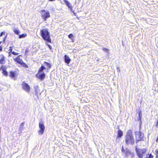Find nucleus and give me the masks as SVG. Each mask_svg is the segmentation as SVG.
I'll list each match as a JSON object with an SVG mask.
<instances>
[{
  "label": "nucleus",
  "instance_id": "27",
  "mask_svg": "<svg viewBox=\"0 0 158 158\" xmlns=\"http://www.w3.org/2000/svg\"><path fill=\"white\" fill-rule=\"evenodd\" d=\"M70 10H71V12H73V13L74 15L75 16L76 15V13H75L74 12V11L72 9V7L71 6H70Z\"/></svg>",
  "mask_w": 158,
  "mask_h": 158
},
{
  "label": "nucleus",
  "instance_id": "31",
  "mask_svg": "<svg viewBox=\"0 0 158 158\" xmlns=\"http://www.w3.org/2000/svg\"><path fill=\"white\" fill-rule=\"evenodd\" d=\"M4 35L5 34V32H2L0 34V37H1L2 36V35Z\"/></svg>",
  "mask_w": 158,
  "mask_h": 158
},
{
  "label": "nucleus",
  "instance_id": "21",
  "mask_svg": "<svg viewBox=\"0 0 158 158\" xmlns=\"http://www.w3.org/2000/svg\"><path fill=\"white\" fill-rule=\"evenodd\" d=\"M13 31L15 34L17 35H18L20 33V31L18 29H14Z\"/></svg>",
  "mask_w": 158,
  "mask_h": 158
},
{
  "label": "nucleus",
  "instance_id": "22",
  "mask_svg": "<svg viewBox=\"0 0 158 158\" xmlns=\"http://www.w3.org/2000/svg\"><path fill=\"white\" fill-rule=\"evenodd\" d=\"M27 36L26 34H23L19 35V38H21L26 37Z\"/></svg>",
  "mask_w": 158,
  "mask_h": 158
},
{
  "label": "nucleus",
  "instance_id": "1",
  "mask_svg": "<svg viewBox=\"0 0 158 158\" xmlns=\"http://www.w3.org/2000/svg\"><path fill=\"white\" fill-rule=\"evenodd\" d=\"M125 142L126 145H133L135 143V139L131 130H128L125 137Z\"/></svg>",
  "mask_w": 158,
  "mask_h": 158
},
{
  "label": "nucleus",
  "instance_id": "12",
  "mask_svg": "<svg viewBox=\"0 0 158 158\" xmlns=\"http://www.w3.org/2000/svg\"><path fill=\"white\" fill-rule=\"evenodd\" d=\"M9 48H10L8 50V51H9L8 53H9V56H11V54H13V55H17L19 54V53L17 52H15L14 51H13V52L12 51L13 49H12V46H10Z\"/></svg>",
  "mask_w": 158,
  "mask_h": 158
},
{
  "label": "nucleus",
  "instance_id": "33",
  "mask_svg": "<svg viewBox=\"0 0 158 158\" xmlns=\"http://www.w3.org/2000/svg\"><path fill=\"white\" fill-rule=\"evenodd\" d=\"M156 142L157 143H158V136L157 137V138L156 140Z\"/></svg>",
  "mask_w": 158,
  "mask_h": 158
},
{
  "label": "nucleus",
  "instance_id": "14",
  "mask_svg": "<svg viewBox=\"0 0 158 158\" xmlns=\"http://www.w3.org/2000/svg\"><path fill=\"white\" fill-rule=\"evenodd\" d=\"M123 135V132L121 130H119L118 131L117 138H121Z\"/></svg>",
  "mask_w": 158,
  "mask_h": 158
},
{
  "label": "nucleus",
  "instance_id": "3",
  "mask_svg": "<svg viewBox=\"0 0 158 158\" xmlns=\"http://www.w3.org/2000/svg\"><path fill=\"white\" fill-rule=\"evenodd\" d=\"M41 16L44 21H46L47 19L50 17V15L48 11L43 10L40 11Z\"/></svg>",
  "mask_w": 158,
  "mask_h": 158
},
{
  "label": "nucleus",
  "instance_id": "11",
  "mask_svg": "<svg viewBox=\"0 0 158 158\" xmlns=\"http://www.w3.org/2000/svg\"><path fill=\"white\" fill-rule=\"evenodd\" d=\"M5 57L3 54L0 55V64H4L6 63Z\"/></svg>",
  "mask_w": 158,
  "mask_h": 158
},
{
  "label": "nucleus",
  "instance_id": "5",
  "mask_svg": "<svg viewBox=\"0 0 158 158\" xmlns=\"http://www.w3.org/2000/svg\"><path fill=\"white\" fill-rule=\"evenodd\" d=\"M135 151L139 158H143V154L146 151V149L145 148L138 149L137 147H136Z\"/></svg>",
  "mask_w": 158,
  "mask_h": 158
},
{
  "label": "nucleus",
  "instance_id": "38",
  "mask_svg": "<svg viewBox=\"0 0 158 158\" xmlns=\"http://www.w3.org/2000/svg\"><path fill=\"white\" fill-rule=\"evenodd\" d=\"M69 60H70H70H70V59H69Z\"/></svg>",
  "mask_w": 158,
  "mask_h": 158
},
{
  "label": "nucleus",
  "instance_id": "20",
  "mask_svg": "<svg viewBox=\"0 0 158 158\" xmlns=\"http://www.w3.org/2000/svg\"><path fill=\"white\" fill-rule=\"evenodd\" d=\"M154 156L151 153H148L147 155V157L145 158H153Z\"/></svg>",
  "mask_w": 158,
  "mask_h": 158
},
{
  "label": "nucleus",
  "instance_id": "32",
  "mask_svg": "<svg viewBox=\"0 0 158 158\" xmlns=\"http://www.w3.org/2000/svg\"><path fill=\"white\" fill-rule=\"evenodd\" d=\"M2 46H0V51H2Z\"/></svg>",
  "mask_w": 158,
  "mask_h": 158
},
{
  "label": "nucleus",
  "instance_id": "13",
  "mask_svg": "<svg viewBox=\"0 0 158 158\" xmlns=\"http://www.w3.org/2000/svg\"><path fill=\"white\" fill-rule=\"evenodd\" d=\"M16 73L13 71H10V72L9 76L11 78H15V77Z\"/></svg>",
  "mask_w": 158,
  "mask_h": 158
},
{
  "label": "nucleus",
  "instance_id": "16",
  "mask_svg": "<svg viewBox=\"0 0 158 158\" xmlns=\"http://www.w3.org/2000/svg\"><path fill=\"white\" fill-rule=\"evenodd\" d=\"M44 64L46 65L48 69H49L51 68L52 65L49 63H48L46 61H44Z\"/></svg>",
  "mask_w": 158,
  "mask_h": 158
},
{
  "label": "nucleus",
  "instance_id": "37",
  "mask_svg": "<svg viewBox=\"0 0 158 158\" xmlns=\"http://www.w3.org/2000/svg\"><path fill=\"white\" fill-rule=\"evenodd\" d=\"M28 50H26V52H28Z\"/></svg>",
  "mask_w": 158,
  "mask_h": 158
},
{
  "label": "nucleus",
  "instance_id": "23",
  "mask_svg": "<svg viewBox=\"0 0 158 158\" xmlns=\"http://www.w3.org/2000/svg\"><path fill=\"white\" fill-rule=\"evenodd\" d=\"M102 49L103 51L106 52L107 53H109V50L108 49L105 48H102Z\"/></svg>",
  "mask_w": 158,
  "mask_h": 158
},
{
  "label": "nucleus",
  "instance_id": "29",
  "mask_svg": "<svg viewBox=\"0 0 158 158\" xmlns=\"http://www.w3.org/2000/svg\"><path fill=\"white\" fill-rule=\"evenodd\" d=\"M155 152L156 154V158H157L158 157V149H156Z\"/></svg>",
  "mask_w": 158,
  "mask_h": 158
},
{
  "label": "nucleus",
  "instance_id": "17",
  "mask_svg": "<svg viewBox=\"0 0 158 158\" xmlns=\"http://www.w3.org/2000/svg\"><path fill=\"white\" fill-rule=\"evenodd\" d=\"M46 68L43 66L42 65L40 67L39 69L38 73H42L44 69H45Z\"/></svg>",
  "mask_w": 158,
  "mask_h": 158
},
{
  "label": "nucleus",
  "instance_id": "2",
  "mask_svg": "<svg viewBox=\"0 0 158 158\" xmlns=\"http://www.w3.org/2000/svg\"><path fill=\"white\" fill-rule=\"evenodd\" d=\"M40 35L43 39L46 42L52 43L50 33L47 28L42 29L40 31Z\"/></svg>",
  "mask_w": 158,
  "mask_h": 158
},
{
  "label": "nucleus",
  "instance_id": "26",
  "mask_svg": "<svg viewBox=\"0 0 158 158\" xmlns=\"http://www.w3.org/2000/svg\"><path fill=\"white\" fill-rule=\"evenodd\" d=\"M64 1L65 3V4L68 6L69 7V2L66 0H64Z\"/></svg>",
  "mask_w": 158,
  "mask_h": 158
},
{
  "label": "nucleus",
  "instance_id": "30",
  "mask_svg": "<svg viewBox=\"0 0 158 158\" xmlns=\"http://www.w3.org/2000/svg\"><path fill=\"white\" fill-rule=\"evenodd\" d=\"M122 152L124 153L125 152V149H124L123 147H122Z\"/></svg>",
  "mask_w": 158,
  "mask_h": 158
},
{
  "label": "nucleus",
  "instance_id": "24",
  "mask_svg": "<svg viewBox=\"0 0 158 158\" xmlns=\"http://www.w3.org/2000/svg\"><path fill=\"white\" fill-rule=\"evenodd\" d=\"M130 154V151L128 149H126L125 152V155L126 156H128Z\"/></svg>",
  "mask_w": 158,
  "mask_h": 158
},
{
  "label": "nucleus",
  "instance_id": "7",
  "mask_svg": "<svg viewBox=\"0 0 158 158\" xmlns=\"http://www.w3.org/2000/svg\"><path fill=\"white\" fill-rule=\"evenodd\" d=\"M42 123H39V127L40 128V130L38 131V132L39 135H41L44 132L45 130V126L44 123L42 121Z\"/></svg>",
  "mask_w": 158,
  "mask_h": 158
},
{
  "label": "nucleus",
  "instance_id": "4",
  "mask_svg": "<svg viewBox=\"0 0 158 158\" xmlns=\"http://www.w3.org/2000/svg\"><path fill=\"white\" fill-rule=\"evenodd\" d=\"M136 138V143L139 141H143L144 140V134H142L141 131H137L135 132Z\"/></svg>",
  "mask_w": 158,
  "mask_h": 158
},
{
  "label": "nucleus",
  "instance_id": "34",
  "mask_svg": "<svg viewBox=\"0 0 158 158\" xmlns=\"http://www.w3.org/2000/svg\"><path fill=\"white\" fill-rule=\"evenodd\" d=\"M156 126L157 127L158 126V121H157V123L156 125Z\"/></svg>",
  "mask_w": 158,
  "mask_h": 158
},
{
  "label": "nucleus",
  "instance_id": "15",
  "mask_svg": "<svg viewBox=\"0 0 158 158\" xmlns=\"http://www.w3.org/2000/svg\"><path fill=\"white\" fill-rule=\"evenodd\" d=\"M64 62L68 64L69 63V57L66 55H65L64 56Z\"/></svg>",
  "mask_w": 158,
  "mask_h": 158
},
{
  "label": "nucleus",
  "instance_id": "35",
  "mask_svg": "<svg viewBox=\"0 0 158 158\" xmlns=\"http://www.w3.org/2000/svg\"><path fill=\"white\" fill-rule=\"evenodd\" d=\"M49 1H51V2H52V1H55V0H48Z\"/></svg>",
  "mask_w": 158,
  "mask_h": 158
},
{
  "label": "nucleus",
  "instance_id": "9",
  "mask_svg": "<svg viewBox=\"0 0 158 158\" xmlns=\"http://www.w3.org/2000/svg\"><path fill=\"white\" fill-rule=\"evenodd\" d=\"M6 66L2 65L0 68V70H2V73L5 76L7 77L8 75V72L6 70Z\"/></svg>",
  "mask_w": 158,
  "mask_h": 158
},
{
  "label": "nucleus",
  "instance_id": "25",
  "mask_svg": "<svg viewBox=\"0 0 158 158\" xmlns=\"http://www.w3.org/2000/svg\"><path fill=\"white\" fill-rule=\"evenodd\" d=\"M142 115L140 113H139V114L138 120L140 121L141 120Z\"/></svg>",
  "mask_w": 158,
  "mask_h": 158
},
{
  "label": "nucleus",
  "instance_id": "18",
  "mask_svg": "<svg viewBox=\"0 0 158 158\" xmlns=\"http://www.w3.org/2000/svg\"><path fill=\"white\" fill-rule=\"evenodd\" d=\"M20 64L23 67L27 68H28V66L26 63H24L23 61Z\"/></svg>",
  "mask_w": 158,
  "mask_h": 158
},
{
  "label": "nucleus",
  "instance_id": "8",
  "mask_svg": "<svg viewBox=\"0 0 158 158\" xmlns=\"http://www.w3.org/2000/svg\"><path fill=\"white\" fill-rule=\"evenodd\" d=\"M36 77L41 81H42L45 78L46 74L44 73H38L36 74Z\"/></svg>",
  "mask_w": 158,
  "mask_h": 158
},
{
  "label": "nucleus",
  "instance_id": "36",
  "mask_svg": "<svg viewBox=\"0 0 158 158\" xmlns=\"http://www.w3.org/2000/svg\"><path fill=\"white\" fill-rule=\"evenodd\" d=\"M24 124V123H21V125H23Z\"/></svg>",
  "mask_w": 158,
  "mask_h": 158
},
{
  "label": "nucleus",
  "instance_id": "6",
  "mask_svg": "<svg viewBox=\"0 0 158 158\" xmlns=\"http://www.w3.org/2000/svg\"><path fill=\"white\" fill-rule=\"evenodd\" d=\"M22 88L27 93H29L31 90V88L29 85L26 83L25 81H23L22 84Z\"/></svg>",
  "mask_w": 158,
  "mask_h": 158
},
{
  "label": "nucleus",
  "instance_id": "19",
  "mask_svg": "<svg viewBox=\"0 0 158 158\" xmlns=\"http://www.w3.org/2000/svg\"><path fill=\"white\" fill-rule=\"evenodd\" d=\"M75 36L72 34H70V40H71L72 42H74Z\"/></svg>",
  "mask_w": 158,
  "mask_h": 158
},
{
  "label": "nucleus",
  "instance_id": "10",
  "mask_svg": "<svg viewBox=\"0 0 158 158\" xmlns=\"http://www.w3.org/2000/svg\"><path fill=\"white\" fill-rule=\"evenodd\" d=\"M21 56V55L18 56L16 58L14 59V60L17 63L20 64L23 61L22 59L20 57V56Z\"/></svg>",
  "mask_w": 158,
  "mask_h": 158
},
{
  "label": "nucleus",
  "instance_id": "28",
  "mask_svg": "<svg viewBox=\"0 0 158 158\" xmlns=\"http://www.w3.org/2000/svg\"><path fill=\"white\" fill-rule=\"evenodd\" d=\"M46 45L49 47V49L50 50H52V46H50L49 44H47Z\"/></svg>",
  "mask_w": 158,
  "mask_h": 158
}]
</instances>
